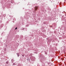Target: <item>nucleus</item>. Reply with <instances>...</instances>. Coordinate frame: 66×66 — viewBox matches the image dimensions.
I'll return each instance as SVG.
<instances>
[{"label":"nucleus","instance_id":"obj_1","mask_svg":"<svg viewBox=\"0 0 66 66\" xmlns=\"http://www.w3.org/2000/svg\"><path fill=\"white\" fill-rule=\"evenodd\" d=\"M38 7H35V10H36L37 9Z\"/></svg>","mask_w":66,"mask_h":66},{"label":"nucleus","instance_id":"obj_2","mask_svg":"<svg viewBox=\"0 0 66 66\" xmlns=\"http://www.w3.org/2000/svg\"><path fill=\"white\" fill-rule=\"evenodd\" d=\"M17 29V27H16V28H15V29L16 30V29Z\"/></svg>","mask_w":66,"mask_h":66},{"label":"nucleus","instance_id":"obj_3","mask_svg":"<svg viewBox=\"0 0 66 66\" xmlns=\"http://www.w3.org/2000/svg\"><path fill=\"white\" fill-rule=\"evenodd\" d=\"M7 64H8V62H7Z\"/></svg>","mask_w":66,"mask_h":66},{"label":"nucleus","instance_id":"obj_4","mask_svg":"<svg viewBox=\"0 0 66 66\" xmlns=\"http://www.w3.org/2000/svg\"><path fill=\"white\" fill-rule=\"evenodd\" d=\"M7 62H6V63H7Z\"/></svg>","mask_w":66,"mask_h":66}]
</instances>
